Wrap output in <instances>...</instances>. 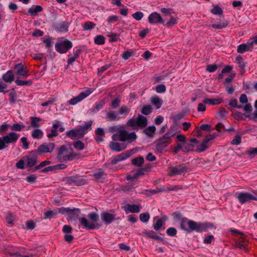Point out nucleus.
I'll return each instance as SVG.
<instances>
[{"label": "nucleus", "instance_id": "53", "mask_svg": "<svg viewBox=\"0 0 257 257\" xmlns=\"http://www.w3.org/2000/svg\"><path fill=\"white\" fill-rule=\"evenodd\" d=\"M130 108L127 106H126L125 105H123L120 108L118 113L119 114H124V117H126V115L130 112Z\"/></svg>", "mask_w": 257, "mask_h": 257}, {"label": "nucleus", "instance_id": "55", "mask_svg": "<svg viewBox=\"0 0 257 257\" xmlns=\"http://www.w3.org/2000/svg\"><path fill=\"white\" fill-rule=\"evenodd\" d=\"M107 36L110 38L109 41L111 42H116L119 39V35L116 33H108Z\"/></svg>", "mask_w": 257, "mask_h": 257}, {"label": "nucleus", "instance_id": "23", "mask_svg": "<svg viewBox=\"0 0 257 257\" xmlns=\"http://www.w3.org/2000/svg\"><path fill=\"white\" fill-rule=\"evenodd\" d=\"M143 234L147 238L156 239L159 241H163V238L158 235L157 233L153 230H145L143 232Z\"/></svg>", "mask_w": 257, "mask_h": 257}, {"label": "nucleus", "instance_id": "16", "mask_svg": "<svg viewBox=\"0 0 257 257\" xmlns=\"http://www.w3.org/2000/svg\"><path fill=\"white\" fill-rule=\"evenodd\" d=\"M171 143V140H169L165 136L163 135L158 141L156 145V149L159 152H162Z\"/></svg>", "mask_w": 257, "mask_h": 257}, {"label": "nucleus", "instance_id": "4", "mask_svg": "<svg viewBox=\"0 0 257 257\" xmlns=\"http://www.w3.org/2000/svg\"><path fill=\"white\" fill-rule=\"evenodd\" d=\"M58 212L60 214L66 215V219L69 222L76 221L81 213V210L77 208L72 209L69 207H60L58 209Z\"/></svg>", "mask_w": 257, "mask_h": 257}, {"label": "nucleus", "instance_id": "27", "mask_svg": "<svg viewBox=\"0 0 257 257\" xmlns=\"http://www.w3.org/2000/svg\"><path fill=\"white\" fill-rule=\"evenodd\" d=\"M2 78L6 82L11 83L15 79L13 71L12 70H8L3 75Z\"/></svg>", "mask_w": 257, "mask_h": 257}, {"label": "nucleus", "instance_id": "14", "mask_svg": "<svg viewBox=\"0 0 257 257\" xmlns=\"http://www.w3.org/2000/svg\"><path fill=\"white\" fill-rule=\"evenodd\" d=\"M134 153V150H131L117 155L111 160V164L112 165L116 164L118 162L124 161L130 157Z\"/></svg>", "mask_w": 257, "mask_h": 257}, {"label": "nucleus", "instance_id": "19", "mask_svg": "<svg viewBox=\"0 0 257 257\" xmlns=\"http://www.w3.org/2000/svg\"><path fill=\"white\" fill-rule=\"evenodd\" d=\"M215 138V136H207L202 141L200 144H199L197 147V151L198 153H201L204 151L208 147L207 144Z\"/></svg>", "mask_w": 257, "mask_h": 257}, {"label": "nucleus", "instance_id": "45", "mask_svg": "<svg viewBox=\"0 0 257 257\" xmlns=\"http://www.w3.org/2000/svg\"><path fill=\"white\" fill-rule=\"evenodd\" d=\"M10 125L7 122H4L0 125V135L2 136H4L7 132L10 127Z\"/></svg>", "mask_w": 257, "mask_h": 257}, {"label": "nucleus", "instance_id": "41", "mask_svg": "<svg viewBox=\"0 0 257 257\" xmlns=\"http://www.w3.org/2000/svg\"><path fill=\"white\" fill-rule=\"evenodd\" d=\"M94 42L96 45H102L105 43V37L102 35H97L94 38Z\"/></svg>", "mask_w": 257, "mask_h": 257}, {"label": "nucleus", "instance_id": "5", "mask_svg": "<svg viewBox=\"0 0 257 257\" xmlns=\"http://www.w3.org/2000/svg\"><path fill=\"white\" fill-rule=\"evenodd\" d=\"M20 135L14 132L0 137V151L7 148L10 144H15L17 142Z\"/></svg>", "mask_w": 257, "mask_h": 257}, {"label": "nucleus", "instance_id": "62", "mask_svg": "<svg viewBox=\"0 0 257 257\" xmlns=\"http://www.w3.org/2000/svg\"><path fill=\"white\" fill-rule=\"evenodd\" d=\"M229 112L224 108L221 107L220 108L218 111V116L221 118H224L227 116Z\"/></svg>", "mask_w": 257, "mask_h": 257}, {"label": "nucleus", "instance_id": "58", "mask_svg": "<svg viewBox=\"0 0 257 257\" xmlns=\"http://www.w3.org/2000/svg\"><path fill=\"white\" fill-rule=\"evenodd\" d=\"M75 149L79 151H82L84 149V144L81 141H77L73 144Z\"/></svg>", "mask_w": 257, "mask_h": 257}, {"label": "nucleus", "instance_id": "28", "mask_svg": "<svg viewBox=\"0 0 257 257\" xmlns=\"http://www.w3.org/2000/svg\"><path fill=\"white\" fill-rule=\"evenodd\" d=\"M105 118L107 120L114 121L118 120L119 117H117V114L115 111L111 110L108 109L106 111V115Z\"/></svg>", "mask_w": 257, "mask_h": 257}, {"label": "nucleus", "instance_id": "7", "mask_svg": "<svg viewBox=\"0 0 257 257\" xmlns=\"http://www.w3.org/2000/svg\"><path fill=\"white\" fill-rule=\"evenodd\" d=\"M72 47V42L68 39L60 41L55 45L56 51L60 54L66 53Z\"/></svg>", "mask_w": 257, "mask_h": 257}, {"label": "nucleus", "instance_id": "12", "mask_svg": "<svg viewBox=\"0 0 257 257\" xmlns=\"http://www.w3.org/2000/svg\"><path fill=\"white\" fill-rule=\"evenodd\" d=\"M14 69L16 70V74L18 76V78L20 77L26 78L29 76L28 70L26 67H24V65L22 63L15 65Z\"/></svg>", "mask_w": 257, "mask_h": 257}, {"label": "nucleus", "instance_id": "10", "mask_svg": "<svg viewBox=\"0 0 257 257\" xmlns=\"http://www.w3.org/2000/svg\"><path fill=\"white\" fill-rule=\"evenodd\" d=\"M238 201L241 204L250 202L251 200L257 201V197L248 192H241L237 196Z\"/></svg>", "mask_w": 257, "mask_h": 257}, {"label": "nucleus", "instance_id": "38", "mask_svg": "<svg viewBox=\"0 0 257 257\" xmlns=\"http://www.w3.org/2000/svg\"><path fill=\"white\" fill-rule=\"evenodd\" d=\"M43 135L44 133L40 129H35L32 132V137L34 139H40Z\"/></svg>", "mask_w": 257, "mask_h": 257}, {"label": "nucleus", "instance_id": "61", "mask_svg": "<svg viewBox=\"0 0 257 257\" xmlns=\"http://www.w3.org/2000/svg\"><path fill=\"white\" fill-rule=\"evenodd\" d=\"M178 23V20L176 18L172 17L170 20L166 24V26L168 28H172Z\"/></svg>", "mask_w": 257, "mask_h": 257}, {"label": "nucleus", "instance_id": "24", "mask_svg": "<svg viewBox=\"0 0 257 257\" xmlns=\"http://www.w3.org/2000/svg\"><path fill=\"white\" fill-rule=\"evenodd\" d=\"M139 181H130L126 185H123L121 187L124 192H130L139 186Z\"/></svg>", "mask_w": 257, "mask_h": 257}, {"label": "nucleus", "instance_id": "44", "mask_svg": "<svg viewBox=\"0 0 257 257\" xmlns=\"http://www.w3.org/2000/svg\"><path fill=\"white\" fill-rule=\"evenodd\" d=\"M51 162L50 161L46 160L42 162H41L39 165L36 166L34 168H33L32 171L35 172L37 170H40L41 168L51 164Z\"/></svg>", "mask_w": 257, "mask_h": 257}, {"label": "nucleus", "instance_id": "1", "mask_svg": "<svg viewBox=\"0 0 257 257\" xmlns=\"http://www.w3.org/2000/svg\"><path fill=\"white\" fill-rule=\"evenodd\" d=\"M111 138L114 141H120L122 143L120 144L118 142H111L110 143V149L116 152H119L127 147V145L135 141L137 138L135 132L128 133L124 129H121L115 134L112 135Z\"/></svg>", "mask_w": 257, "mask_h": 257}, {"label": "nucleus", "instance_id": "39", "mask_svg": "<svg viewBox=\"0 0 257 257\" xmlns=\"http://www.w3.org/2000/svg\"><path fill=\"white\" fill-rule=\"evenodd\" d=\"M52 127L54 128H58V130L60 133L63 132L65 130V128L63 126V122L58 120H55Z\"/></svg>", "mask_w": 257, "mask_h": 257}, {"label": "nucleus", "instance_id": "35", "mask_svg": "<svg viewBox=\"0 0 257 257\" xmlns=\"http://www.w3.org/2000/svg\"><path fill=\"white\" fill-rule=\"evenodd\" d=\"M25 127V125L22 123H15L10 126L12 131L20 132L23 130Z\"/></svg>", "mask_w": 257, "mask_h": 257}, {"label": "nucleus", "instance_id": "31", "mask_svg": "<svg viewBox=\"0 0 257 257\" xmlns=\"http://www.w3.org/2000/svg\"><path fill=\"white\" fill-rule=\"evenodd\" d=\"M151 101L152 103L156 107V109L161 108L163 101L158 96H155L151 98Z\"/></svg>", "mask_w": 257, "mask_h": 257}, {"label": "nucleus", "instance_id": "3", "mask_svg": "<svg viewBox=\"0 0 257 257\" xmlns=\"http://www.w3.org/2000/svg\"><path fill=\"white\" fill-rule=\"evenodd\" d=\"M88 217L90 220V222H89L86 218H79L81 224L83 226V228L93 230L99 229L101 227V224L96 222L99 219V215L96 213L94 212L89 213L88 214Z\"/></svg>", "mask_w": 257, "mask_h": 257}, {"label": "nucleus", "instance_id": "22", "mask_svg": "<svg viewBox=\"0 0 257 257\" xmlns=\"http://www.w3.org/2000/svg\"><path fill=\"white\" fill-rule=\"evenodd\" d=\"M101 219L106 224H111L115 219L114 215L108 212H103L100 214Z\"/></svg>", "mask_w": 257, "mask_h": 257}, {"label": "nucleus", "instance_id": "37", "mask_svg": "<svg viewBox=\"0 0 257 257\" xmlns=\"http://www.w3.org/2000/svg\"><path fill=\"white\" fill-rule=\"evenodd\" d=\"M126 209L131 213H139L140 211V206L136 204H127Z\"/></svg>", "mask_w": 257, "mask_h": 257}, {"label": "nucleus", "instance_id": "63", "mask_svg": "<svg viewBox=\"0 0 257 257\" xmlns=\"http://www.w3.org/2000/svg\"><path fill=\"white\" fill-rule=\"evenodd\" d=\"M150 217V214L148 212L141 213L140 215V219L143 222H147L149 221Z\"/></svg>", "mask_w": 257, "mask_h": 257}, {"label": "nucleus", "instance_id": "6", "mask_svg": "<svg viewBox=\"0 0 257 257\" xmlns=\"http://www.w3.org/2000/svg\"><path fill=\"white\" fill-rule=\"evenodd\" d=\"M127 126L133 129H136L138 127L145 128L148 124V119L146 117L139 114L137 119L134 118L130 119L126 123Z\"/></svg>", "mask_w": 257, "mask_h": 257}, {"label": "nucleus", "instance_id": "17", "mask_svg": "<svg viewBox=\"0 0 257 257\" xmlns=\"http://www.w3.org/2000/svg\"><path fill=\"white\" fill-rule=\"evenodd\" d=\"M70 23L68 21H59L54 25V29L60 33H67L70 26Z\"/></svg>", "mask_w": 257, "mask_h": 257}, {"label": "nucleus", "instance_id": "47", "mask_svg": "<svg viewBox=\"0 0 257 257\" xmlns=\"http://www.w3.org/2000/svg\"><path fill=\"white\" fill-rule=\"evenodd\" d=\"M95 26V24H93L92 22L87 21L85 22L83 26V31H89L91 30L94 28Z\"/></svg>", "mask_w": 257, "mask_h": 257}, {"label": "nucleus", "instance_id": "15", "mask_svg": "<svg viewBox=\"0 0 257 257\" xmlns=\"http://www.w3.org/2000/svg\"><path fill=\"white\" fill-rule=\"evenodd\" d=\"M55 145L53 143H43L39 146L37 150H34L38 155L46 153H51L54 149Z\"/></svg>", "mask_w": 257, "mask_h": 257}, {"label": "nucleus", "instance_id": "11", "mask_svg": "<svg viewBox=\"0 0 257 257\" xmlns=\"http://www.w3.org/2000/svg\"><path fill=\"white\" fill-rule=\"evenodd\" d=\"M58 159L60 162H66L73 160V156L70 154H68L67 148L65 146H62L58 151Z\"/></svg>", "mask_w": 257, "mask_h": 257}, {"label": "nucleus", "instance_id": "50", "mask_svg": "<svg viewBox=\"0 0 257 257\" xmlns=\"http://www.w3.org/2000/svg\"><path fill=\"white\" fill-rule=\"evenodd\" d=\"M135 54L134 51L132 49H130L129 50H127L126 51H124L122 53L121 56L122 58L124 60H127L128 59L132 56H133Z\"/></svg>", "mask_w": 257, "mask_h": 257}, {"label": "nucleus", "instance_id": "46", "mask_svg": "<svg viewBox=\"0 0 257 257\" xmlns=\"http://www.w3.org/2000/svg\"><path fill=\"white\" fill-rule=\"evenodd\" d=\"M65 134H66V136L70 138V139H71L73 140H75L76 139H77V136L76 129H72L70 131H67L65 133Z\"/></svg>", "mask_w": 257, "mask_h": 257}, {"label": "nucleus", "instance_id": "32", "mask_svg": "<svg viewBox=\"0 0 257 257\" xmlns=\"http://www.w3.org/2000/svg\"><path fill=\"white\" fill-rule=\"evenodd\" d=\"M58 211L56 210H48L44 212V219H51L52 217H55L56 215H57Z\"/></svg>", "mask_w": 257, "mask_h": 257}, {"label": "nucleus", "instance_id": "60", "mask_svg": "<svg viewBox=\"0 0 257 257\" xmlns=\"http://www.w3.org/2000/svg\"><path fill=\"white\" fill-rule=\"evenodd\" d=\"M166 233L168 236L174 237L177 234V229L173 227H170L166 230Z\"/></svg>", "mask_w": 257, "mask_h": 257}, {"label": "nucleus", "instance_id": "36", "mask_svg": "<svg viewBox=\"0 0 257 257\" xmlns=\"http://www.w3.org/2000/svg\"><path fill=\"white\" fill-rule=\"evenodd\" d=\"M92 124L93 121L90 120L85 122L82 125H80L79 127L87 134L88 131L91 128Z\"/></svg>", "mask_w": 257, "mask_h": 257}, {"label": "nucleus", "instance_id": "42", "mask_svg": "<svg viewBox=\"0 0 257 257\" xmlns=\"http://www.w3.org/2000/svg\"><path fill=\"white\" fill-rule=\"evenodd\" d=\"M15 82L18 86H31L33 83L32 80L24 81L20 80L19 78H17Z\"/></svg>", "mask_w": 257, "mask_h": 257}, {"label": "nucleus", "instance_id": "30", "mask_svg": "<svg viewBox=\"0 0 257 257\" xmlns=\"http://www.w3.org/2000/svg\"><path fill=\"white\" fill-rule=\"evenodd\" d=\"M222 100L223 99L222 98H219L217 99L205 98L203 100V103L204 104L215 105L219 104L222 102Z\"/></svg>", "mask_w": 257, "mask_h": 257}, {"label": "nucleus", "instance_id": "59", "mask_svg": "<svg viewBox=\"0 0 257 257\" xmlns=\"http://www.w3.org/2000/svg\"><path fill=\"white\" fill-rule=\"evenodd\" d=\"M245 154L249 155L252 158L255 155H257V148H250L245 151Z\"/></svg>", "mask_w": 257, "mask_h": 257}, {"label": "nucleus", "instance_id": "8", "mask_svg": "<svg viewBox=\"0 0 257 257\" xmlns=\"http://www.w3.org/2000/svg\"><path fill=\"white\" fill-rule=\"evenodd\" d=\"M187 167L184 164H181L176 166H171L168 168V175L170 177L180 175L186 173L188 171Z\"/></svg>", "mask_w": 257, "mask_h": 257}, {"label": "nucleus", "instance_id": "56", "mask_svg": "<svg viewBox=\"0 0 257 257\" xmlns=\"http://www.w3.org/2000/svg\"><path fill=\"white\" fill-rule=\"evenodd\" d=\"M16 166L18 169L23 170L27 168L26 167V162L24 157L20 159L16 164Z\"/></svg>", "mask_w": 257, "mask_h": 257}, {"label": "nucleus", "instance_id": "18", "mask_svg": "<svg viewBox=\"0 0 257 257\" xmlns=\"http://www.w3.org/2000/svg\"><path fill=\"white\" fill-rule=\"evenodd\" d=\"M148 21L151 25L164 24V20L161 16L157 12H153L149 16Z\"/></svg>", "mask_w": 257, "mask_h": 257}, {"label": "nucleus", "instance_id": "13", "mask_svg": "<svg viewBox=\"0 0 257 257\" xmlns=\"http://www.w3.org/2000/svg\"><path fill=\"white\" fill-rule=\"evenodd\" d=\"M92 91L90 89H87L85 91L81 92L78 96L75 97H73L71 99H70L68 103L72 105H74L76 104L77 103L81 101L87 97H88L91 93Z\"/></svg>", "mask_w": 257, "mask_h": 257}, {"label": "nucleus", "instance_id": "48", "mask_svg": "<svg viewBox=\"0 0 257 257\" xmlns=\"http://www.w3.org/2000/svg\"><path fill=\"white\" fill-rule=\"evenodd\" d=\"M176 129L174 126L171 127L169 131L165 134L164 135L168 138L169 140H171V138L176 135Z\"/></svg>", "mask_w": 257, "mask_h": 257}, {"label": "nucleus", "instance_id": "57", "mask_svg": "<svg viewBox=\"0 0 257 257\" xmlns=\"http://www.w3.org/2000/svg\"><path fill=\"white\" fill-rule=\"evenodd\" d=\"M210 12L214 15H220L223 14V10L219 6H215L210 10Z\"/></svg>", "mask_w": 257, "mask_h": 257}, {"label": "nucleus", "instance_id": "21", "mask_svg": "<svg viewBox=\"0 0 257 257\" xmlns=\"http://www.w3.org/2000/svg\"><path fill=\"white\" fill-rule=\"evenodd\" d=\"M252 49V43L248 41L246 43L239 45L237 48V52L238 53L243 54L245 52L251 51Z\"/></svg>", "mask_w": 257, "mask_h": 257}, {"label": "nucleus", "instance_id": "33", "mask_svg": "<svg viewBox=\"0 0 257 257\" xmlns=\"http://www.w3.org/2000/svg\"><path fill=\"white\" fill-rule=\"evenodd\" d=\"M144 163V159L142 156L138 157L136 158L132 159V163L133 165L140 167Z\"/></svg>", "mask_w": 257, "mask_h": 257}, {"label": "nucleus", "instance_id": "2", "mask_svg": "<svg viewBox=\"0 0 257 257\" xmlns=\"http://www.w3.org/2000/svg\"><path fill=\"white\" fill-rule=\"evenodd\" d=\"M180 226L181 230L190 233L192 231L202 232L205 231L208 227L207 223L202 222H196L189 219L186 217H183L180 221Z\"/></svg>", "mask_w": 257, "mask_h": 257}, {"label": "nucleus", "instance_id": "40", "mask_svg": "<svg viewBox=\"0 0 257 257\" xmlns=\"http://www.w3.org/2000/svg\"><path fill=\"white\" fill-rule=\"evenodd\" d=\"M30 119L31 120V126L33 127H39L40 126L39 122L42 120L40 117L31 116Z\"/></svg>", "mask_w": 257, "mask_h": 257}, {"label": "nucleus", "instance_id": "52", "mask_svg": "<svg viewBox=\"0 0 257 257\" xmlns=\"http://www.w3.org/2000/svg\"><path fill=\"white\" fill-rule=\"evenodd\" d=\"M235 246L236 248H239L241 250L247 251L246 245L244 243L243 240H237L235 243Z\"/></svg>", "mask_w": 257, "mask_h": 257}, {"label": "nucleus", "instance_id": "9", "mask_svg": "<svg viewBox=\"0 0 257 257\" xmlns=\"http://www.w3.org/2000/svg\"><path fill=\"white\" fill-rule=\"evenodd\" d=\"M26 162V167L28 168L35 167L39 162L38 155L35 151H32L24 157Z\"/></svg>", "mask_w": 257, "mask_h": 257}, {"label": "nucleus", "instance_id": "20", "mask_svg": "<svg viewBox=\"0 0 257 257\" xmlns=\"http://www.w3.org/2000/svg\"><path fill=\"white\" fill-rule=\"evenodd\" d=\"M70 183H74L77 186H82L86 184V181L82 176L79 175L72 176L68 178Z\"/></svg>", "mask_w": 257, "mask_h": 257}, {"label": "nucleus", "instance_id": "29", "mask_svg": "<svg viewBox=\"0 0 257 257\" xmlns=\"http://www.w3.org/2000/svg\"><path fill=\"white\" fill-rule=\"evenodd\" d=\"M236 61L238 64V67L240 69V72L241 73H244L245 72V67H246V62L240 55L236 57Z\"/></svg>", "mask_w": 257, "mask_h": 257}, {"label": "nucleus", "instance_id": "49", "mask_svg": "<svg viewBox=\"0 0 257 257\" xmlns=\"http://www.w3.org/2000/svg\"><path fill=\"white\" fill-rule=\"evenodd\" d=\"M152 107L151 105L148 104L145 105L141 110V112L146 115L150 114L152 111Z\"/></svg>", "mask_w": 257, "mask_h": 257}, {"label": "nucleus", "instance_id": "25", "mask_svg": "<svg viewBox=\"0 0 257 257\" xmlns=\"http://www.w3.org/2000/svg\"><path fill=\"white\" fill-rule=\"evenodd\" d=\"M43 11V8L40 5L35 6L34 7L30 8L28 9V12L25 13L27 16H36L38 13Z\"/></svg>", "mask_w": 257, "mask_h": 257}, {"label": "nucleus", "instance_id": "43", "mask_svg": "<svg viewBox=\"0 0 257 257\" xmlns=\"http://www.w3.org/2000/svg\"><path fill=\"white\" fill-rule=\"evenodd\" d=\"M156 131V127L154 125L150 126L146 128L144 132L149 137H152Z\"/></svg>", "mask_w": 257, "mask_h": 257}, {"label": "nucleus", "instance_id": "34", "mask_svg": "<svg viewBox=\"0 0 257 257\" xmlns=\"http://www.w3.org/2000/svg\"><path fill=\"white\" fill-rule=\"evenodd\" d=\"M9 95L10 96V98L9 99L10 103L11 104L16 103L17 102L18 95L14 89L12 90V91L9 93Z\"/></svg>", "mask_w": 257, "mask_h": 257}, {"label": "nucleus", "instance_id": "26", "mask_svg": "<svg viewBox=\"0 0 257 257\" xmlns=\"http://www.w3.org/2000/svg\"><path fill=\"white\" fill-rule=\"evenodd\" d=\"M105 101L104 100H101L98 102L95 103L91 108V112L95 113L99 111L104 105Z\"/></svg>", "mask_w": 257, "mask_h": 257}, {"label": "nucleus", "instance_id": "51", "mask_svg": "<svg viewBox=\"0 0 257 257\" xmlns=\"http://www.w3.org/2000/svg\"><path fill=\"white\" fill-rule=\"evenodd\" d=\"M106 175V174L103 171L99 170L94 172L93 176L95 180L98 181L103 178L104 176Z\"/></svg>", "mask_w": 257, "mask_h": 257}, {"label": "nucleus", "instance_id": "64", "mask_svg": "<svg viewBox=\"0 0 257 257\" xmlns=\"http://www.w3.org/2000/svg\"><path fill=\"white\" fill-rule=\"evenodd\" d=\"M156 91L158 93H164L166 90V86L164 84H159L155 87Z\"/></svg>", "mask_w": 257, "mask_h": 257}, {"label": "nucleus", "instance_id": "54", "mask_svg": "<svg viewBox=\"0 0 257 257\" xmlns=\"http://www.w3.org/2000/svg\"><path fill=\"white\" fill-rule=\"evenodd\" d=\"M194 145L191 143H184L183 145L182 151L185 152L193 151Z\"/></svg>", "mask_w": 257, "mask_h": 257}]
</instances>
